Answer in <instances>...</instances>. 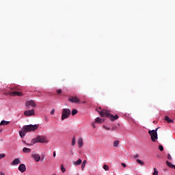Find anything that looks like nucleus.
<instances>
[{"mask_svg": "<svg viewBox=\"0 0 175 175\" xmlns=\"http://www.w3.org/2000/svg\"><path fill=\"white\" fill-rule=\"evenodd\" d=\"M39 128V124H29V125H25L19 131V135L23 139V137H25V135L28 133V132H35Z\"/></svg>", "mask_w": 175, "mask_h": 175, "instance_id": "1", "label": "nucleus"}, {"mask_svg": "<svg viewBox=\"0 0 175 175\" xmlns=\"http://www.w3.org/2000/svg\"><path fill=\"white\" fill-rule=\"evenodd\" d=\"M98 113L101 116V117H107L111 120V121H116L118 118V116L116 115L115 116L110 113L111 111L106 109H102V108L100 107L98 109H96Z\"/></svg>", "mask_w": 175, "mask_h": 175, "instance_id": "2", "label": "nucleus"}, {"mask_svg": "<svg viewBox=\"0 0 175 175\" xmlns=\"http://www.w3.org/2000/svg\"><path fill=\"white\" fill-rule=\"evenodd\" d=\"M32 144H36V143H49L47 137L44 135H39L37 137L31 140Z\"/></svg>", "mask_w": 175, "mask_h": 175, "instance_id": "3", "label": "nucleus"}, {"mask_svg": "<svg viewBox=\"0 0 175 175\" xmlns=\"http://www.w3.org/2000/svg\"><path fill=\"white\" fill-rule=\"evenodd\" d=\"M158 129H159V127L156 129V130H149L148 131V133L151 137V140L153 142H156L157 139H158V133H157Z\"/></svg>", "mask_w": 175, "mask_h": 175, "instance_id": "4", "label": "nucleus"}, {"mask_svg": "<svg viewBox=\"0 0 175 175\" xmlns=\"http://www.w3.org/2000/svg\"><path fill=\"white\" fill-rule=\"evenodd\" d=\"M70 109L64 108L62 109V121H64V120H66V118H69L70 117Z\"/></svg>", "mask_w": 175, "mask_h": 175, "instance_id": "5", "label": "nucleus"}, {"mask_svg": "<svg viewBox=\"0 0 175 175\" xmlns=\"http://www.w3.org/2000/svg\"><path fill=\"white\" fill-rule=\"evenodd\" d=\"M25 106L27 109H29V106H31V107H36V103H35L34 100H30L26 101Z\"/></svg>", "mask_w": 175, "mask_h": 175, "instance_id": "6", "label": "nucleus"}, {"mask_svg": "<svg viewBox=\"0 0 175 175\" xmlns=\"http://www.w3.org/2000/svg\"><path fill=\"white\" fill-rule=\"evenodd\" d=\"M24 115L26 116V117H31V116H35V109L25 111Z\"/></svg>", "mask_w": 175, "mask_h": 175, "instance_id": "7", "label": "nucleus"}, {"mask_svg": "<svg viewBox=\"0 0 175 175\" xmlns=\"http://www.w3.org/2000/svg\"><path fill=\"white\" fill-rule=\"evenodd\" d=\"M8 95L10 96H23V92L14 91L8 93Z\"/></svg>", "mask_w": 175, "mask_h": 175, "instance_id": "8", "label": "nucleus"}, {"mask_svg": "<svg viewBox=\"0 0 175 175\" xmlns=\"http://www.w3.org/2000/svg\"><path fill=\"white\" fill-rule=\"evenodd\" d=\"M69 102H71L72 103H80V99H79L77 97H73L71 96L68 98Z\"/></svg>", "mask_w": 175, "mask_h": 175, "instance_id": "9", "label": "nucleus"}, {"mask_svg": "<svg viewBox=\"0 0 175 175\" xmlns=\"http://www.w3.org/2000/svg\"><path fill=\"white\" fill-rule=\"evenodd\" d=\"M19 172H21V173H24L25 170H27V167L25 166V164H21L18 167Z\"/></svg>", "mask_w": 175, "mask_h": 175, "instance_id": "10", "label": "nucleus"}, {"mask_svg": "<svg viewBox=\"0 0 175 175\" xmlns=\"http://www.w3.org/2000/svg\"><path fill=\"white\" fill-rule=\"evenodd\" d=\"M31 157L36 162H39V161H40V155L39 154H32Z\"/></svg>", "mask_w": 175, "mask_h": 175, "instance_id": "11", "label": "nucleus"}, {"mask_svg": "<svg viewBox=\"0 0 175 175\" xmlns=\"http://www.w3.org/2000/svg\"><path fill=\"white\" fill-rule=\"evenodd\" d=\"M82 162H83V160H81V159H79L77 161H73L72 164L74 165V166H79L81 165Z\"/></svg>", "mask_w": 175, "mask_h": 175, "instance_id": "12", "label": "nucleus"}, {"mask_svg": "<svg viewBox=\"0 0 175 175\" xmlns=\"http://www.w3.org/2000/svg\"><path fill=\"white\" fill-rule=\"evenodd\" d=\"M20 163V159H15L12 163L11 165L14 166L16 165H18Z\"/></svg>", "mask_w": 175, "mask_h": 175, "instance_id": "13", "label": "nucleus"}, {"mask_svg": "<svg viewBox=\"0 0 175 175\" xmlns=\"http://www.w3.org/2000/svg\"><path fill=\"white\" fill-rule=\"evenodd\" d=\"M78 144L79 148H81L83 147V145L84 144V142L83 141V138H79L78 140Z\"/></svg>", "mask_w": 175, "mask_h": 175, "instance_id": "14", "label": "nucleus"}, {"mask_svg": "<svg viewBox=\"0 0 175 175\" xmlns=\"http://www.w3.org/2000/svg\"><path fill=\"white\" fill-rule=\"evenodd\" d=\"M165 121H167V122H168L169 124H170V122H172L173 124V122H174V121L172 119H170V118H169L168 116H165L164 118Z\"/></svg>", "mask_w": 175, "mask_h": 175, "instance_id": "15", "label": "nucleus"}, {"mask_svg": "<svg viewBox=\"0 0 175 175\" xmlns=\"http://www.w3.org/2000/svg\"><path fill=\"white\" fill-rule=\"evenodd\" d=\"M95 121L97 122V124H102V122H105V120L96 118Z\"/></svg>", "mask_w": 175, "mask_h": 175, "instance_id": "16", "label": "nucleus"}, {"mask_svg": "<svg viewBox=\"0 0 175 175\" xmlns=\"http://www.w3.org/2000/svg\"><path fill=\"white\" fill-rule=\"evenodd\" d=\"M10 124V122L2 120L0 123V125H9Z\"/></svg>", "mask_w": 175, "mask_h": 175, "instance_id": "17", "label": "nucleus"}, {"mask_svg": "<svg viewBox=\"0 0 175 175\" xmlns=\"http://www.w3.org/2000/svg\"><path fill=\"white\" fill-rule=\"evenodd\" d=\"M103 169H104V170H105V172H109V170H110V167H109V165L104 164L103 166Z\"/></svg>", "mask_w": 175, "mask_h": 175, "instance_id": "18", "label": "nucleus"}, {"mask_svg": "<svg viewBox=\"0 0 175 175\" xmlns=\"http://www.w3.org/2000/svg\"><path fill=\"white\" fill-rule=\"evenodd\" d=\"M23 152H25V153H29V152H31V148H23Z\"/></svg>", "mask_w": 175, "mask_h": 175, "instance_id": "19", "label": "nucleus"}, {"mask_svg": "<svg viewBox=\"0 0 175 175\" xmlns=\"http://www.w3.org/2000/svg\"><path fill=\"white\" fill-rule=\"evenodd\" d=\"M85 165H87V160H84L81 164V170H84V167H85Z\"/></svg>", "mask_w": 175, "mask_h": 175, "instance_id": "20", "label": "nucleus"}, {"mask_svg": "<svg viewBox=\"0 0 175 175\" xmlns=\"http://www.w3.org/2000/svg\"><path fill=\"white\" fill-rule=\"evenodd\" d=\"M120 146V141L116 140L113 142V147H118Z\"/></svg>", "mask_w": 175, "mask_h": 175, "instance_id": "21", "label": "nucleus"}, {"mask_svg": "<svg viewBox=\"0 0 175 175\" xmlns=\"http://www.w3.org/2000/svg\"><path fill=\"white\" fill-rule=\"evenodd\" d=\"M166 163L169 167H174V165L172 164V163L169 162V161H166Z\"/></svg>", "mask_w": 175, "mask_h": 175, "instance_id": "22", "label": "nucleus"}, {"mask_svg": "<svg viewBox=\"0 0 175 175\" xmlns=\"http://www.w3.org/2000/svg\"><path fill=\"white\" fill-rule=\"evenodd\" d=\"M77 114V109H73L72 111V116H76Z\"/></svg>", "mask_w": 175, "mask_h": 175, "instance_id": "23", "label": "nucleus"}, {"mask_svg": "<svg viewBox=\"0 0 175 175\" xmlns=\"http://www.w3.org/2000/svg\"><path fill=\"white\" fill-rule=\"evenodd\" d=\"M137 163H139V165H144V162L140 159H137Z\"/></svg>", "mask_w": 175, "mask_h": 175, "instance_id": "24", "label": "nucleus"}, {"mask_svg": "<svg viewBox=\"0 0 175 175\" xmlns=\"http://www.w3.org/2000/svg\"><path fill=\"white\" fill-rule=\"evenodd\" d=\"M61 170L62 173H65V172H66V169L65 168V167H64V165H61Z\"/></svg>", "mask_w": 175, "mask_h": 175, "instance_id": "25", "label": "nucleus"}, {"mask_svg": "<svg viewBox=\"0 0 175 175\" xmlns=\"http://www.w3.org/2000/svg\"><path fill=\"white\" fill-rule=\"evenodd\" d=\"M76 144V138L73 137L72 140V146H75Z\"/></svg>", "mask_w": 175, "mask_h": 175, "instance_id": "26", "label": "nucleus"}, {"mask_svg": "<svg viewBox=\"0 0 175 175\" xmlns=\"http://www.w3.org/2000/svg\"><path fill=\"white\" fill-rule=\"evenodd\" d=\"M6 155L3 153H0V159H2L3 158H5Z\"/></svg>", "mask_w": 175, "mask_h": 175, "instance_id": "27", "label": "nucleus"}, {"mask_svg": "<svg viewBox=\"0 0 175 175\" xmlns=\"http://www.w3.org/2000/svg\"><path fill=\"white\" fill-rule=\"evenodd\" d=\"M153 175H158V170H157V168H154Z\"/></svg>", "mask_w": 175, "mask_h": 175, "instance_id": "28", "label": "nucleus"}, {"mask_svg": "<svg viewBox=\"0 0 175 175\" xmlns=\"http://www.w3.org/2000/svg\"><path fill=\"white\" fill-rule=\"evenodd\" d=\"M159 150L160 151H163V146L162 145H160V146H159Z\"/></svg>", "mask_w": 175, "mask_h": 175, "instance_id": "29", "label": "nucleus"}, {"mask_svg": "<svg viewBox=\"0 0 175 175\" xmlns=\"http://www.w3.org/2000/svg\"><path fill=\"white\" fill-rule=\"evenodd\" d=\"M167 159H169L170 161H172V155H170V154H167Z\"/></svg>", "mask_w": 175, "mask_h": 175, "instance_id": "30", "label": "nucleus"}, {"mask_svg": "<svg viewBox=\"0 0 175 175\" xmlns=\"http://www.w3.org/2000/svg\"><path fill=\"white\" fill-rule=\"evenodd\" d=\"M103 128H104V129H107V131H110V127H107L106 126H103Z\"/></svg>", "mask_w": 175, "mask_h": 175, "instance_id": "31", "label": "nucleus"}, {"mask_svg": "<svg viewBox=\"0 0 175 175\" xmlns=\"http://www.w3.org/2000/svg\"><path fill=\"white\" fill-rule=\"evenodd\" d=\"M54 113H55V109H52V110L51 111V116H53Z\"/></svg>", "mask_w": 175, "mask_h": 175, "instance_id": "32", "label": "nucleus"}, {"mask_svg": "<svg viewBox=\"0 0 175 175\" xmlns=\"http://www.w3.org/2000/svg\"><path fill=\"white\" fill-rule=\"evenodd\" d=\"M122 166L123 167H126V164H125V163H122Z\"/></svg>", "mask_w": 175, "mask_h": 175, "instance_id": "33", "label": "nucleus"}, {"mask_svg": "<svg viewBox=\"0 0 175 175\" xmlns=\"http://www.w3.org/2000/svg\"><path fill=\"white\" fill-rule=\"evenodd\" d=\"M57 94H61V92H62V90H61L60 89L57 90Z\"/></svg>", "mask_w": 175, "mask_h": 175, "instance_id": "34", "label": "nucleus"}, {"mask_svg": "<svg viewBox=\"0 0 175 175\" xmlns=\"http://www.w3.org/2000/svg\"><path fill=\"white\" fill-rule=\"evenodd\" d=\"M56 156H57V154L55 153V152H53V157H54V158H55Z\"/></svg>", "mask_w": 175, "mask_h": 175, "instance_id": "35", "label": "nucleus"}, {"mask_svg": "<svg viewBox=\"0 0 175 175\" xmlns=\"http://www.w3.org/2000/svg\"><path fill=\"white\" fill-rule=\"evenodd\" d=\"M134 158H139V154L134 155Z\"/></svg>", "mask_w": 175, "mask_h": 175, "instance_id": "36", "label": "nucleus"}, {"mask_svg": "<svg viewBox=\"0 0 175 175\" xmlns=\"http://www.w3.org/2000/svg\"><path fill=\"white\" fill-rule=\"evenodd\" d=\"M92 126H93L94 129L96 128L95 124H92Z\"/></svg>", "mask_w": 175, "mask_h": 175, "instance_id": "37", "label": "nucleus"}, {"mask_svg": "<svg viewBox=\"0 0 175 175\" xmlns=\"http://www.w3.org/2000/svg\"><path fill=\"white\" fill-rule=\"evenodd\" d=\"M0 174L1 175H5V174L3 172H1Z\"/></svg>", "mask_w": 175, "mask_h": 175, "instance_id": "38", "label": "nucleus"}, {"mask_svg": "<svg viewBox=\"0 0 175 175\" xmlns=\"http://www.w3.org/2000/svg\"><path fill=\"white\" fill-rule=\"evenodd\" d=\"M111 130H112V131H114V128H112Z\"/></svg>", "mask_w": 175, "mask_h": 175, "instance_id": "39", "label": "nucleus"}, {"mask_svg": "<svg viewBox=\"0 0 175 175\" xmlns=\"http://www.w3.org/2000/svg\"><path fill=\"white\" fill-rule=\"evenodd\" d=\"M41 161H43V158L41 159Z\"/></svg>", "mask_w": 175, "mask_h": 175, "instance_id": "40", "label": "nucleus"}, {"mask_svg": "<svg viewBox=\"0 0 175 175\" xmlns=\"http://www.w3.org/2000/svg\"><path fill=\"white\" fill-rule=\"evenodd\" d=\"M29 146H32V144H29Z\"/></svg>", "mask_w": 175, "mask_h": 175, "instance_id": "41", "label": "nucleus"}, {"mask_svg": "<svg viewBox=\"0 0 175 175\" xmlns=\"http://www.w3.org/2000/svg\"><path fill=\"white\" fill-rule=\"evenodd\" d=\"M13 90V88L11 89V91Z\"/></svg>", "mask_w": 175, "mask_h": 175, "instance_id": "42", "label": "nucleus"}]
</instances>
